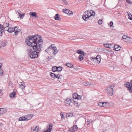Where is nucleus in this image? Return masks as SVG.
I'll use <instances>...</instances> for the list:
<instances>
[{
    "mask_svg": "<svg viewBox=\"0 0 132 132\" xmlns=\"http://www.w3.org/2000/svg\"><path fill=\"white\" fill-rule=\"evenodd\" d=\"M40 51L39 49H37L36 46H34L28 50V53L31 59H35L38 56L39 53Z\"/></svg>",
    "mask_w": 132,
    "mask_h": 132,
    "instance_id": "1",
    "label": "nucleus"
},
{
    "mask_svg": "<svg viewBox=\"0 0 132 132\" xmlns=\"http://www.w3.org/2000/svg\"><path fill=\"white\" fill-rule=\"evenodd\" d=\"M45 51L49 54L52 53L54 55H55L57 52L58 50L54 45V44H52L45 50Z\"/></svg>",
    "mask_w": 132,
    "mask_h": 132,
    "instance_id": "2",
    "label": "nucleus"
},
{
    "mask_svg": "<svg viewBox=\"0 0 132 132\" xmlns=\"http://www.w3.org/2000/svg\"><path fill=\"white\" fill-rule=\"evenodd\" d=\"M32 38V36H28L26 39V42L28 46L33 47L34 46L36 43V40H33Z\"/></svg>",
    "mask_w": 132,
    "mask_h": 132,
    "instance_id": "3",
    "label": "nucleus"
},
{
    "mask_svg": "<svg viewBox=\"0 0 132 132\" xmlns=\"http://www.w3.org/2000/svg\"><path fill=\"white\" fill-rule=\"evenodd\" d=\"M43 41L42 39H39L38 40L34 46H36L37 49H39L40 51H41L42 48V44L43 43Z\"/></svg>",
    "mask_w": 132,
    "mask_h": 132,
    "instance_id": "4",
    "label": "nucleus"
},
{
    "mask_svg": "<svg viewBox=\"0 0 132 132\" xmlns=\"http://www.w3.org/2000/svg\"><path fill=\"white\" fill-rule=\"evenodd\" d=\"M33 116V115L32 114H28L24 117H22L19 118V121H27L31 119L32 118Z\"/></svg>",
    "mask_w": 132,
    "mask_h": 132,
    "instance_id": "5",
    "label": "nucleus"
},
{
    "mask_svg": "<svg viewBox=\"0 0 132 132\" xmlns=\"http://www.w3.org/2000/svg\"><path fill=\"white\" fill-rule=\"evenodd\" d=\"M91 60L94 63V64L99 63L101 61L100 56L97 55L96 57H91Z\"/></svg>",
    "mask_w": 132,
    "mask_h": 132,
    "instance_id": "6",
    "label": "nucleus"
},
{
    "mask_svg": "<svg viewBox=\"0 0 132 132\" xmlns=\"http://www.w3.org/2000/svg\"><path fill=\"white\" fill-rule=\"evenodd\" d=\"M92 15L90 14L88 10L84 13V15L82 16V18L84 20H87L90 19L89 18Z\"/></svg>",
    "mask_w": 132,
    "mask_h": 132,
    "instance_id": "7",
    "label": "nucleus"
},
{
    "mask_svg": "<svg viewBox=\"0 0 132 132\" xmlns=\"http://www.w3.org/2000/svg\"><path fill=\"white\" fill-rule=\"evenodd\" d=\"M50 75L53 78H57L59 80V81H60V79L63 78V76L60 74H57V73H54L50 72Z\"/></svg>",
    "mask_w": 132,
    "mask_h": 132,
    "instance_id": "8",
    "label": "nucleus"
},
{
    "mask_svg": "<svg viewBox=\"0 0 132 132\" xmlns=\"http://www.w3.org/2000/svg\"><path fill=\"white\" fill-rule=\"evenodd\" d=\"M113 87L112 86H110L107 87L106 90L107 92L110 96H112L113 94Z\"/></svg>",
    "mask_w": 132,
    "mask_h": 132,
    "instance_id": "9",
    "label": "nucleus"
},
{
    "mask_svg": "<svg viewBox=\"0 0 132 132\" xmlns=\"http://www.w3.org/2000/svg\"><path fill=\"white\" fill-rule=\"evenodd\" d=\"M52 125L51 123H49L47 125L46 131L47 132H51V130L52 129Z\"/></svg>",
    "mask_w": 132,
    "mask_h": 132,
    "instance_id": "10",
    "label": "nucleus"
},
{
    "mask_svg": "<svg viewBox=\"0 0 132 132\" xmlns=\"http://www.w3.org/2000/svg\"><path fill=\"white\" fill-rule=\"evenodd\" d=\"M73 99L68 98L66 99V100L65 101V103L70 105H71L73 103Z\"/></svg>",
    "mask_w": 132,
    "mask_h": 132,
    "instance_id": "11",
    "label": "nucleus"
},
{
    "mask_svg": "<svg viewBox=\"0 0 132 132\" xmlns=\"http://www.w3.org/2000/svg\"><path fill=\"white\" fill-rule=\"evenodd\" d=\"M122 38L124 40V41L126 42H128L130 38L129 37L125 35H123L122 36Z\"/></svg>",
    "mask_w": 132,
    "mask_h": 132,
    "instance_id": "12",
    "label": "nucleus"
},
{
    "mask_svg": "<svg viewBox=\"0 0 132 132\" xmlns=\"http://www.w3.org/2000/svg\"><path fill=\"white\" fill-rule=\"evenodd\" d=\"M113 44H104L103 45L104 46L106 47L111 48L113 46H112Z\"/></svg>",
    "mask_w": 132,
    "mask_h": 132,
    "instance_id": "13",
    "label": "nucleus"
},
{
    "mask_svg": "<svg viewBox=\"0 0 132 132\" xmlns=\"http://www.w3.org/2000/svg\"><path fill=\"white\" fill-rule=\"evenodd\" d=\"M77 53L79 54H81V55L85 56L86 54L83 51H81L80 50H78L77 51Z\"/></svg>",
    "mask_w": 132,
    "mask_h": 132,
    "instance_id": "14",
    "label": "nucleus"
},
{
    "mask_svg": "<svg viewBox=\"0 0 132 132\" xmlns=\"http://www.w3.org/2000/svg\"><path fill=\"white\" fill-rule=\"evenodd\" d=\"M30 15H31L32 16L34 17V18H38V17L37 16V13L34 12H31L29 13Z\"/></svg>",
    "mask_w": 132,
    "mask_h": 132,
    "instance_id": "15",
    "label": "nucleus"
},
{
    "mask_svg": "<svg viewBox=\"0 0 132 132\" xmlns=\"http://www.w3.org/2000/svg\"><path fill=\"white\" fill-rule=\"evenodd\" d=\"M54 18L55 20L60 21L61 20L60 15L58 14H56L55 15L54 17Z\"/></svg>",
    "mask_w": 132,
    "mask_h": 132,
    "instance_id": "16",
    "label": "nucleus"
},
{
    "mask_svg": "<svg viewBox=\"0 0 132 132\" xmlns=\"http://www.w3.org/2000/svg\"><path fill=\"white\" fill-rule=\"evenodd\" d=\"M0 111L1 113H2V115L7 112L6 109V108H0Z\"/></svg>",
    "mask_w": 132,
    "mask_h": 132,
    "instance_id": "17",
    "label": "nucleus"
},
{
    "mask_svg": "<svg viewBox=\"0 0 132 132\" xmlns=\"http://www.w3.org/2000/svg\"><path fill=\"white\" fill-rule=\"evenodd\" d=\"M120 47L118 45H116L114 46V50L116 51H118L120 50Z\"/></svg>",
    "mask_w": 132,
    "mask_h": 132,
    "instance_id": "18",
    "label": "nucleus"
},
{
    "mask_svg": "<svg viewBox=\"0 0 132 132\" xmlns=\"http://www.w3.org/2000/svg\"><path fill=\"white\" fill-rule=\"evenodd\" d=\"M82 84L84 85L88 86L90 85L91 84V82H89L88 81H86L83 82Z\"/></svg>",
    "mask_w": 132,
    "mask_h": 132,
    "instance_id": "19",
    "label": "nucleus"
},
{
    "mask_svg": "<svg viewBox=\"0 0 132 132\" xmlns=\"http://www.w3.org/2000/svg\"><path fill=\"white\" fill-rule=\"evenodd\" d=\"M7 31L8 32L11 33L15 31V28H9V29H7Z\"/></svg>",
    "mask_w": 132,
    "mask_h": 132,
    "instance_id": "20",
    "label": "nucleus"
},
{
    "mask_svg": "<svg viewBox=\"0 0 132 132\" xmlns=\"http://www.w3.org/2000/svg\"><path fill=\"white\" fill-rule=\"evenodd\" d=\"M125 86L128 88H128H129L131 87L130 83L129 82H127L125 83Z\"/></svg>",
    "mask_w": 132,
    "mask_h": 132,
    "instance_id": "21",
    "label": "nucleus"
},
{
    "mask_svg": "<svg viewBox=\"0 0 132 132\" xmlns=\"http://www.w3.org/2000/svg\"><path fill=\"white\" fill-rule=\"evenodd\" d=\"M38 36V35H35L33 36H32V39H33L34 40H36V42H37V41L38 40L37 39L38 37L37 36Z\"/></svg>",
    "mask_w": 132,
    "mask_h": 132,
    "instance_id": "22",
    "label": "nucleus"
},
{
    "mask_svg": "<svg viewBox=\"0 0 132 132\" xmlns=\"http://www.w3.org/2000/svg\"><path fill=\"white\" fill-rule=\"evenodd\" d=\"M16 93L14 91L12 93L10 94L9 95L10 97L11 98L13 97L15 95Z\"/></svg>",
    "mask_w": 132,
    "mask_h": 132,
    "instance_id": "23",
    "label": "nucleus"
},
{
    "mask_svg": "<svg viewBox=\"0 0 132 132\" xmlns=\"http://www.w3.org/2000/svg\"><path fill=\"white\" fill-rule=\"evenodd\" d=\"M65 65L67 66V67H69L70 68H72L73 67L72 64L70 63H66L65 64Z\"/></svg>",
    "mask_w": 132,
    "mask_h": 132,
    "instance_id": "24",
    "label": "nucleus"
},
{
    "mask_svg": "<svg viewBox=\"0 0 132 132\" xmlns=\"http://www.w3.org/2000/svg\"><path fill=\"white\" fill-rule=\"evenodd\" d=\"M130 83L131 84V87L128 88V90L129 91V92L132 93V80L130 81Z\"/></svg>",
    "mask_w": 132,
    "mask_h": 132,
    "instance_id": "25",
    "label": "nucleus"
},
{
    "mask_svg": "<svg viewBox=\"0 0 132 132\" xmlns=\"http://www.w3.org/2000/svg\"><path fill=\"white\" fill-rule=\"evenodd\" d=\"M128 14V18L130 20H132V15L130 12H127Z\"/></svg>",
    "mask_w": 132,
    "mask_h": 132,
    "instance_id": "26",
    "label": "nucleus"
},
{
    "mask_svg": "<svg viewBox=\"0 0 132 132\" xmlns=\"http://www.w3.org/2000/svg\"><path fill=\"white\" fill-rule=\"evenodd\" d=\"M5 29L4 25H2L0 23V30H1L4 31V30H5Z\"/></svg>",
    "mask_w": 132,
    "mask_h": 132,
    "instance_id": "27",
    "label": "nucleus"
},
{
    "mask_svg": "<svg viewBox=\"0 0 132 132\" xmlns=\"http://www.w3.org/2000/svg\"><path fill=\"white\" fill-rule=\"evenodd\" d=\"M89 11L90 14L92 15V16L95 15V12L94 11L92 10H89Z\"/></svg>",
    "mask_w": 132,
    "mask_h": 132,
    "instance_id": "28",
    "label": "nucleus"
},
{
    "mask_svg": "<svg viewBox=\"0 0 132 132\" xmlns=\"http://www.w3.org/2000/svg\"><path fill=\"white\" fill-rule=\"evenodd\" d=\"M69 11V10L66 9H64L63 10V13H64L67 14H68V13Z\"/></svg>",
    "mask_w": 132,
    "mask_h": 132,
    "instance_id": "29",
    "label": "nucleus"
},
{
    "mask_svg": "<svg viewBox=\"0 0 132 132\" xmlns=\"http://www.w3.org/2000/svg\"><path fill=\"white\" fill-rule=\"evenodd\" d=\"M57 67L56 66H54L52 68V70L53 72H57V70L56 69Z\"/></svg>",
    "mask_w": 132,
    "mask_h": 132,
    "instance_id": "30",
    "label": "nucleus"
},
{
    "mask_svg": "<svg viewBox=\"0 0 132 132\" xmlns=\"http://www.w3.org/2000/svg\"><path fill=\"white\" fill-rule=\"evenodd\" d=\"M104 50V51H108L109 52H110L111 54H114V52L112 51H111L110 50H108L107 49H105Z\"/></svg>",
    "mask_w": 132,
    "mask_h": 132,
    "instance_id": "31",
    "label": "nucleus"
},
{
    "mask_svg": "<svg viewBox=\"0 0 132 132\" xmlns=\"http://www.w3.org/2000/svg\"><path fill=\"white\" fill-rule=\"evenodd\" d=\"M62 68L61 67H57L56 69L57 70V72H59L62 70Z\"/></svg>",
    "mask_w": 132,
    "mask_h": 132,
    "instance_id": "32",
    "label": "nucleus"
},
{
    "mask_svg": "<svg viewBox=\"0 0 132 132\" xmlns=\"http://www.w3.org/2000/svg\"><path fill=\"white\" fill-rule=\"evenodd\" d=\"M83 55H79L78 59L80 61H82L84 59V57Z\"/></svg>",
    "mask_w": 132,
    "mask_h": 132,
    "instance_id": "33",
    "label": "nucleus"
},
{
    "mask_svg": "<svg viewBox=\"0 0 132 132\" xmlns=\"http://www.w3.org/2000/svg\"><path fill=\"white\" fill-rule=\"evenodd\" d=\"M20 88L22 89H24L25 88L24 84H23L21 83V84L20 85Z\"/></svg>",
    "mask_w": 132,
    "mask_h": 132,
    "instance_id": "34",
    "label": "nucleus"
},
{
    "mask_svg": "<svg viewBox=\"0 0 132 132\" xmlns=\"http://www.w3.org/2000/svg\"><path fill=\"white\" fill-rule=\"evenodd\" d=\"M78 95L77 93H74L73 94V98L76 99Z\"/></svg>",
    "mask_w": 132,
    "mask_h": 132,
    "instance_id": "35",
    "label": "nucleus"
},
{
    "mask_svg": "<svg viewBox=\"0 0 132 132\" xmlns=\"http://www.w3.org/2000/svg\"><path fill=\"white\" fill-rule=\"evenodd\" d=\"M9 25V23H4L3 24V25L5 29L6 28H7Z\"/></svg>",
    "mask_w": 132,
    "mask_h": 132,
    "instance_id": "36",
    "label": "nucleus"
},
{
    "mask_svg": "<svg viewBox=\"0 0 132 132\" xmlns=\"http://www.w3.org/2000/svg\"><path fill=\"white\" fill-rule=\"evenodd\" d=\"M73 113H68L67 115V116L68 117H72L73 116Z\"/></svg>",
    "mask_w": 132,
    "mask_h": 132,
    "instance_id": "37",
    "label": "nucleus"
},
{
    "mask_svg": "<svg viewBox=\"0 0 132 132\" xmlns=\"http://www.w3.org/2000/svg\"><path fill=\"white\" fill-rule=\"evenodd\" d=\"M72 128L75 131H76L77 130L78 128L77 127L76 125L74 126Z\"/></svg>",
    "mask_w": 132,
    "mask_h": 132,
    "instance_id": "38",
    "label": "nucleus"
},
{
    "mask_svg": "<svg viewBox=\"0 0 132 132\" xmlns=\"http://www.w3.org/2000/svg\"><path fill=\"white\" fill-rule=\"evenodd\" d=\"M73 103H74V104L75 106H78V102H77L76 101H75L73 100Z\"/></svg>",
    "mask_w": 132,
    "mask_h": 132,
    "instance_id": "39",
    "label": "nucleus"
},
{
    "mask_svg": "<svg viewBox=\"0 0 132 132\" xmlns=\"http://www.w3.org/2000/svg\"><path fill=\"white\" fill-rule=\"evenodd\" d=\"M98 105L100 106H102L103 105V102H100L98 103Z\"/></svg>",
    "mask_w": 132,
    "mask_h": 132,
    "instance_id": "40",
    "label": "nucleus"
},
{
    "mask_svg": "<svg viewBox=\"0 0 132 132\" xmlns=\"http://www.w3.org/2000/svg\"><path fill=\"white\" fill-rule=\"evenodd\" d=\"M98 23L99 25L101 24L102 23V20L101 19L99 20L98 21Z\"/></svg>",
    "mask_w": 132,
    "mask_h": 132,
    "instance_id": "41",
    "label": "nucleus"
},
{
    "mask_svg": "<svg viewBox=\"0 0 132 132\" xmlns=\"http://www.w3.org/2000/svg\"><path fill=\"white\" fill-rule=\"evenodd\" d=\"M4 32L3 31L1 30H0V38H1L2 37V36L3 35V33Z\"/></svg>",
    "mask_w": 132,
    "mask_h": 132,
    "instance_id": "42",
    "label": "nucleus"
},
{
    "mask_svg": "<svg viewBox=\"0 0 132 132\" xmlns=\"http://www.w3.org/2000/svg\"><path fill=\"white\" fill-rule=\"evenodd\" d=\"M74 131H75L73 129L72 127L69 129L68 132H74Z\"/></svg>",
    "mask_w": 132,
    "mask_h": 132,
    "instance_id": "43",
    "label": "nucleus"
},
{
    "mask_svg": "<svg viewBox=\"0 0 132 132\" xmlns=\"http://www.w3.org/2000/svg\"><path fill=\"white\" fill-rule=\"evenodd\" d=\"M3 72V70L2 69H0V76L2 75Z\"/></svg>",
    "mask_w": 132,
    "mask_h": 132,
    "instance_id": "44",
    "label": "nucleus"
},
{
    "mask_svg": "<svg viewBox=\"0 0 132 132\" xmlns=\"http://www.w3.org/2000/svg\"><path fill=\"white\" fill-rule=\"evenodd\" d=\"M81 98V95H78V96L77 97L76 99H77L78 100H80Z\"/></svg>",
    "mask_w": 132,
    "mask_h": 132,
    "instance_id": "45",
    "label": "nucleus"
},
{
    "mask_svg": "<svg viewBox=\"0 0 132 132\" xmlns=\"http://www.w3.org/2000/svg\"><path fill=\"white\" fill-rule=\"evenodd\" d=\"M24 16V14H21L20 15H19L20 18H21V19H22L23 18Z\"/></svg>",
    "mask_w": 132,
    "mask_h": 132,
    "instance_id": "46",
    "label": "nucleus"
},
{
    "mask_svg": "<svg viewBox=\"0 0 132 132\" xmlns=\"http://www.w3.org/2000/svg\"><path fill=\"white\" fill-rule=\"evenodd\" d=\"M35 127H31V131H35Z\"/></svg>",
    "mask_w": 132,
    "mask_h": 132,
    "instance_id": "47",
    "label": "nucleus"
},
{
    "mask_svg": "<svg viewBox=\"0 0 132 132\" xmlns=\"http://www.w3.org/2000/svg\"><path fill=\"white\" fill-rule=\"evenodd\" d=\"M126 2L128 4H131L132 2L131 1H130L129 0H126Z\"/></svg>",
    "mask_w": 132,
    "mask_h": 132,
    "instance_id": "48",
    "label": "nucleus"
},
{
    "mask_svg": "<svg viewBox=\"0 0 132 132\" xmlns=\"http://www.w3.org/2000/svg\"><path fill=\"white\" fill-rule=\"evenodd\" d=\"M39 128L38 126H36L35 127V131H38V129Z\"/></svg>",
    "mask_w": 132,
    "mask_h": 132,
    "instance_id": "49",
    "label": "nucleus"
},
{
    "mask_svg": "<svg viewBox=\"0 0 132 132\" xmlns=\"http://www.w3.org/2000/svg\"><path fill=\"white\" fill-rule=\"evenodd\" d=\"M72 11L69 10V11L68 12V14L69 15H72L73 14V13H72Z\"/></svg>",
    "mask_w": 132,
    "mask_h": 132,
    "instance_id": "50",
    "label": "nucleus"
},
{
    "mask_svg": "<svg viewBox=\"0 0 132 132\" xmlns=\"http://www.w3.org/2000/svg\"><path fill=\"white\" fill-rule=\"evenodd\" d=\"M20 31L19 30H15V31H14L15 33V35H17L18 34V33Z\"/></svg>",
    "mask_w": 132,
    "mask_h": 132,
    "instance_id": "51",
    "label": "nucleus"
},
{
    "mask_svg": "<svg viewBox=\"0 0 132 132\" xmlns=\"http://www.w3.org/2000/svg\"><path fill=\"white\" fill-rule=\"evenodd\" d=\"M113 22L112 21H111L110 22V26L111 27H112V26L113 25Z\"/></svg>",
    "mask_w": 132,
    "mask_h": 132,
    "instance_id": "52",
    "label": "nucleus"
},
{
    "mask_svg": "<svg viewBox=\"0 0 132 132\" xmlns=\"http://www.w3.org/2000/svg\"><path fill=\"white\" fill-rule=\"evenodd\" d=\"M105 105H106V107L107 106H108L109 103L108 102H105Z\"/></svg>",
    "mask_w": 132,
    "mask_h": 132,
    "instance_id": "53",
    "label": "nucleus"
},
{
    "mask_svg": "<svg viewBox=\"0 0 132 132\" xmlns=\"http://www.w3.org/2000/svg\"><path fill=\"white\" fill-rule=\"evenodd\" d=\"M103 107H106V105H105V104L104 102H103Z\"/></svg>",
    "mask_w": 132,
    "mask_h": 132,
    "instance_id": "54",
    "label": "nucleus"
},
{
    "mask_svg": "<svg viewBox=\"0 0 132 132\" xmlns=\"http://www.w3.org/2000/svg\"><path fill=\"white\" fill-rule=\"evenodd\" d=\"M90 123V121H87V125H89Z\"/></svg>",
    "mask_w": 132,
    "mask_h": 132,
    "instance_id": "55",
    "label": "nucleus"
},
{
    "mask_svg": "<svg viewBox=\"0 0 132 132\" xmlns=\"http://www.w3.org/2000/svg\"><path fill=\"white\" fill-rule=\"evenodd\" d=\"M17 12L18 13V14L19 15L21 14V13H20L21 12L20 11L18 10L17 11Z\"/></svg>",
    "mask_w": 132,
    "mask_h": 132,
    "instance_id": "56",
    "label": "nucleus"
},
{
    "mask_svg": "<svg viewBox=\"0 0 132 132\" xmlns=\"http://www.w3.org/2000/svg\"><path fill=\"white\" fill-rule=\"evenodd\" d=\"M64 117V116L63 115V114H62L61 116V117L62 118V119Z\"/></svg>",
    "mask_w": 132,
    "mask_h": 132,
    "instance_id": "57",
    "label": "nucleus"
},
{
    "mask_svg": "<svg viewBox=\"0 0 132 132\" xmlns=\"http://www.w3.org/2000/svg\"><path fill=\"white\" fill-rule=\"evenodd\" d=\"M2 66V64L1 63H0V69H1V68Z\"/></svg>",
    "mask_w": 132,
    "mask_h": 132,
    "instance_id": "58",
    "label": "nucleus"
},
{
    "mask_svg": "<svg viewBox=\"0 0 132 132\" xmlns=\"http://www.w3.org/2000/svg\"><path fill=\"white\" fill-rule=\"evenodd\" d=\"M106 129H103V132H105L106 131Z\"/></svg>",
    "mask_w": 132,
    "mask_h": 132,
    "instance_id": "59",
    "label": "nucleus"
},
{
    "mask_svg": "<svg viewBox=\"0 0 132 132\" xmlns=\"http://www.w3.org/2000/svg\"><path fill=\"white\" fill-rule=\"evenodd\" d=\"M63 2L65 3L66 4H67V2L65 0H64Z\"/></svg>",
    "mask_w": 132,
    "mask_h": 132,
    "instance_id": "60",
    "label": "nucleus"
},
{
    "mask_svg": "<svg viewBox=\"0 0 132 132\" xmlns=\"http://www.w3.org/2000/svg\"><path fill=\"white\" fill-rule=\"evenodd\" d=\"M43 132H47V131H46V130L45 129V130Z\"/></svg>",
    "mask_w": 132,
    "mask_h": 132,
    "instance_id": "61",
    "label": "nucleus"
},
{
    "mask_svg": "<svg viewBox=\"0 0 132 132\" xmlns=\"http://www.w3.org/2000/svg\"><path fill=\"white\" fill-rule=\"evenodd\" d=\"M14 28H15H15H17V27L16 26L15 27H14Z\"/></svg>",
    "mask_w": 132,
    "mask_h": 132,
    "instance_id": "62",
    "label": "nucleus"
},
{
    "mask_svg": "<svg viewBox=\"0 0 132 132\" xmlns=\"http://www.w3.org/2000/svg\"><path fill=\"white\" fill-rule=\"evenodd\" d=\"M93 122V121H90V123H92V122Z\"/></svg>",
    "mask_w": 132,
    "mask_h": 132,
    "instance_id": "63",
    "label": "nucleus"
},
{
    "mask_svg": "<svg viewBox=\"0 0 132 132\" xmlns=\"http://www.w3.org/2000/svg\"><path fill=\"white\" fill-rule=\"evenodd\" d=\"M131 61H132V56L131 57Z\"/></svg>",
    "mask_w": 132,
    "mask_h": 132,
    "instance_id": "64",
    "label": "nucleus"
}]
</instances>
